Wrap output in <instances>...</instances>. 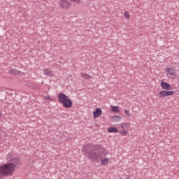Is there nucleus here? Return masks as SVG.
<instances>
[{
  "mask_svg": "<svg viewBox=\"0 0 179 179\" xmlns=\"http://www.w3.org/2000/svg\"><path fill=\"white\" fill-rule=\"evenodd\" d=\"M59 6L61 8H66V9H68V8L71 7V3L68 2V0H63L60 1Z\"/></svg>",
  "mask_w": 179,
  "mask_h": 179,
  "instance_id": "obj_7",
  "label": "nucleus"
},
{
  "mask_svg": "<svg viewBox=\"0 0 179 179\" xmlns=\"http://www.w3.org/2000/svg\"><path fill=\"white\" fill-rule=\"evenodd\" d=\"M166 72L169 73V75H171L172 76H174V68H166Z\"/></svg>",
  "mask_w": 179,
  "mask_h": 179,
  "instance_id": "obj_10",
  "label": "nucleus"
},
{
  "mask_svg": "<svg viewBox=\"0 0 179 179\" xmlns=\"http://www.w3.org/2000/svg\"><path fill=\"white\" fill-rule=\"evenodd\" d=\"M13 156V154L12 152H10L8 155H6V159L8 160V162H10L12 159H10V157Z\"/></svg>",
  "mask_w": 179,
  "mask_h": 179,
  "instance_id": "obj_16",
  "label": "nucleus"
},
{
  "mask_svg": "<svg viewBox=\"0 0 179 179\" xmlns=\"http://www.w3.org/2000/svg\"><path fill=\"white\" fill-rule=\"evenodd\" d=\"M18 73H19V71L15 69H11L9 71L10 75H17Z\"/></svg>",
  "mask_w": 179,
  "mask_h": 179,
  "instance_id": "obj_13",
  "label": "nucleus"
},
{
  "mask_svg": "<svg viewBox=\"0 0 179 179\" xmlns=\"http://www.w3.org/2000/svg\"><path fill=\"white\" fill-rule=\"evenodd\" d=\"M101 164L102 166H106L107 164H108V158H104L102 161H101Z\"/></svg>",
  "mask_w": 179,
  "mask_h": 179,
  "instance_id": "obj_14",
  "label": "nucleus"
},
{
  "mask_svg": "<svg viewBox=\"0 0 179 179\" xmlns=\"http://www.w3.org/2000/svg\"><path fill=\"white\" fill-rule=\"evenodd\" d=\"M111 118H112V121H113V122H118V121H120L121 120V117L118 115L112 116Z\"/></svg>",
  "mask_w": 179,
  "mask_h": 179,
  "instance_id": "obj_12",
  "label": "nucleus"
},
{
  "mask_svg": "<svg viewBox=\"0 0 179 179\" xmlns=\"http://www.w3.org/2000/svg\"><path fill=\"white\" fill-rule=\"evenodd\" d=\"M124 113L127 114V115H130V114H129V110L125 109V110H124Z\"/></svg>",
  "mask_w": 179,
  "mask_h": 179,
  "instance_id": "obj_21",
  "label": "nucleus"
},
{
  "mask_svg": "<svg viewBox=\"0 0 179 179\" xmlns=\"http://www.w3.org/2000/svg\"><path fill=\"white\" fill-rule=\"evenodd\" d=\"M10 162L0 166V179L8 177V176H13L16 167L21 164L19 157L13 158Z\"/></svg>",
  "mask_w": 179,
  "mask_h": 179,
  "instance_id": "obj_1",
  "label": "nucleus"
},
{
  "mask_svg": "<svg viewBox=\"0 0 179 179\" xmlns=\"http://www.w3.org/2000/svg\"><path fill=\"white\" fill-rule=\"evenodd\" d=\"M161 87L164 90H171V85L163 80L161 81Z\"/></svg>",
  "mask_w": 179,
  "mask_h": 179,
  "instance_id": "obj_5",
  "label": "nucleus"
},
{
  "mask_svg": "<svg viewBox=\"0 0 179 179\" xmlns=\"http://www.w3.org/2000/svg\"><path fill=\"white\" fill-rule=\"evenodd\" d=\"M43 72L46 76H50V78L52 76V71L50 69H45Z\"/></svg>",
  "mask_w": 179,
  "mask_h": 179,
  "instance_id": "obj_8",
  "label": "nucleus"
},
{
  "mask_svg": "<svg viewBox=\"0 0 179 179\" xmlns=\"http://www.w3.org/2000/svg\"><path fill=\"white\" fill-rule=\"evenodd\" d=\"M72 2H76V3H80V0H71Z\"/></svg>",
  "mask_w": 179,
  "mask_h": 179,
  "instance_id": "obj_20",
  "label": "nucleus"
},
{
  "mask_svg": "<svg viewBox=\"0 0 179 179\" xmlns=\"http://www.w3.org/2000/svg\"><path fill=\"white\" fill-rule=\"evenodd\" d=\"M0 117H1V112H0Z\"/></svg>",
  "mask_w": 179,
  "mask_h": 179,
  "instance_id": "obj_23",
  "label": "nucleus"
},
{
  "mask_svg": "<svg viewBox=\"0 0 179 179\" xmlns=\"http://www.w3.org/2000/svg\"><path fill=\"white\" fill-rule=\"evenodd\" d=\"M82 77L85 78V79H90V78H92V76L87 75V73H83L82 74Z\"/></svg>",
  "mask_w": 179,
  "mask_h": 179,
  "instance_id": "obj_17",
  "label": "nucleus"
},
{
  "mask_svg": "<svg viewBox=\"0 0 179 179\" xmlns=\"http://www.w3.org/2000/svg\"><path fill=\"white\" fill-rule=\"evenodd\" d=\"M119 133L121 134V135H123V136H127V132L125 130L120 131Z\"/></svg>",
  "mask_w": 179,
  "mask_h": 179,
  "instance_id": "obj_19",
  "label": "nucleus"
},
{
  "mask_svg": "<svg viewBox=\"0 0 179 179\" xmlns=\"http://www.w3.org/2000/svg\"><path fill=\"white\" fill-rule=\"evenodd\" d=\"M173 94H174V91L162 90L159 94V98L163 99V97L173 96Z\"/></svg>",
  "mask_w": 179,
  "mask_h": 179,
  "instance_id": "obj_4",
  "label": "nucleus"
},
{
  "mask_svg": "<svg viewBox=\"0 0 179 179\" xmlns=\"http://www.w3.org/2000/svg\"><path fill=\"white\" fill-rule=\"evenodd\" d=\"M58 101L63 105L64 108H71L73 106L72 100L64 93H60L58 95Z\"/></svg>",
  "mask_w": 179,
  "mask_h": 179,
  "instance_id": "obj_3",
  "label": "nucleus"
},
{
  "mask_svg": "<svg viewBox=\"0 0 179 179\" xmlns=\"http://www.w3.org/2000/svg\"><path fill=\"white\" fill-rule=\"evenodd\" d=\"M129 123H124V124H122V125H121V127L123 129H125V128H129Z\"/></svg>",
  "mask_w": 179,
  "mask_h": 179,
  "instance_id": "obj_15",
  "label": "nucleus"
},
{
  "mask_svg": "<svg viewBox=\"0 0 179 179\" xmlns=\"http://www.w3.org/2000/svg\"><path fill=\"white\" fill-rule=\"evenodd\" d=\"M46 100H51V96H48L45 97Z\"/></svg>",
  "mask_w": 179,
  "mask_h": 179,
  "instance_id": "obj_22",
  "label": "nucleus"
},
{
  "mask_svg": "<svg viewBox=\"0 0 179 179\" xmlns=\"http://www.w3.org/2000/svg\"><path fill=\"white\" fill-rule=\"evenodd\" d=\"M108 132L109 134H117V132H118V129L115 127H109L108 128Z\"/></svg>",
  "mask_w": 179,
  "mask_h": 179,
  "instance_id": "obj_9",
  "label": "nucleus"
},
{
  "mask_svg": "<svg viewBox=\"0 0 179 179\" xmlns=\"http://www.w3.org/2000/svg\"><path fill=\"white\" fill-rule=\"evenodd\" d=\"M101 114H103V110H101V108H98L93 112V117L94 119L99 118Z\"/></svg>",
  "mask_w": 179,
  "mask_h": 179,
  "instance_id": "obj_6",
  "label": "nucleus"
},
{
  "mask_svg": "<svg viewBox=\"0 0 179 179\" xmlns=\"http://www.w3.org/2000/svg\"><path fill=\"white\" fill-rule=\"evenodd\" d=\"M83 150L85 156L92 162H99L103 159L101 153L99 152L94 146L84 147Z\"/></svg>",
  "mask_w": 179,
  "mask_h": 179,
  "instance_id": "obj_2",
  "label": "nucleus"
},
{
  "mask_svg": "<svg viewBox=\"0 0 179 179\" xmlns=\"http://www.w3.org/2000/svg\"><path fill=\"white\" fill-rule=\"evenodd\" d=\"M110 107H111L112 113H120V107L119 106H111Z\"/></svg>",
  "mask_w": 179,
  "mask_h": 179,
  "instance_id": "obj_11",
  "label": "nucleus"
},
{
  "mask_svg": "<svg viewBox=\"0 0 179 179\" xmlns=\"http://www.w3.org/2000/svg\"><path fill=\"white\" fill-rule=\"evenodd\" d=\"M124 17H126V19H129V13H128V11H125L124 13Z\"/></svg>",
  "mask_w": 179,
  "mask_h": 179,
  "instance_id": "obj_18",
  "label": "nucleus"
}]
</instances>
